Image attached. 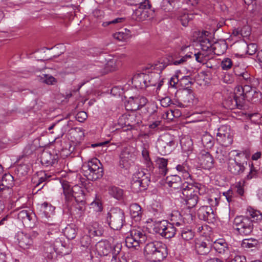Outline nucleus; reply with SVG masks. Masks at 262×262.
I'll return each instance as SVG.
<instances>
[{"label": "nucleus", "instance_id": "nucleus-59", "mask_svg": "<svg viewBox=\"0 0 262 262\" xmlns=\"http://www.w3.org/2000/svg\"><path fill=\"white\" fill-rule=\"evenodd\" d=\"M92 206L94 208L96 211L100 212L102 210V205L99 200L94 201L91 203Z\"/></svg>", "mask_w": 262, "mask_h": 262}, {"label": "nucleus", "instance_id": "nucleus-5", "mask_svg": "<svg viewBox=\"0 0 262 262\" xmlns=\"http://www.w3.org/2000/svg\"><path fill=\"white\" fill-rule=\"evenodd\" d=\"M122 245L120 243L112 245L109 241H101L96 245V250L100 256H107L111 254L113 259H117L118 255L121 252Z\"/></svg>", "mask_w": 262, "mask_h": 262}, {"label": "nucleus", "instance_id": "nucleus-4", "mask_svg": "<svg viewBox=\"0 0 262 262\" xmlns=\"http://www.w3.org/2000/svg\"><path fill=\"white\" fill-rule=\"evenodd\" d=\"M82 170L87 178L92 181L100 179L103 175L102 164L97 158L89 161L86 164L82 166Z\"/></svg>", "mask_w": 262, "mask_h": 262}, {"label": "nucleus", "instance_id": "nucleus-37", "mask_svg": "<svg viewBox=\"0 0 262 262\" xmlns=\"http://www.w3.org/2000/svg\"><path fill=\"white\" fill-rule=\"evenodd\" d=\"M86 203H76L71 208V213L75 217H80L85 210Z\"/></svg>", "mask_w": 262, "mask_h": 262}, {"label": "nucleus", "instance_id": "nucleus-50", "mask_svg": "<svg viewBox=\"0 0 262 262\" xmlns=\"http://www.w3.org/2000/svg\"><path fill=\"white\" fill-rule=\"evenodd\" d=\"M249 216L252 221V223L254 221H260L262 220V214L258 210H255L253 209L248 210Z\"/></svg>", "mask_w": 262, "mask_h": 262}, {"label": "nucleus", "instance_id": "nucleus-24", "mask_svg": "<svg viewBox=\"0 0 262 262\" xmlns=\"http://www.w3.org/2000/svg\"><path fill=\"white\" fill-rule=\"evenodd\" d=\"M211 38V33L207 31H203L198 37L201 49L205 51H211L213 44Z\"/></svg>", "mask_w": 262, "mask_h": 262}, {"label": "nucleus", "instance_id": "nucleus-8", "mask_svg": "<svg viewBox=\"0 0 262 262\" xmlns=\"http://www.w3.org/2000/svg\"><path fill=\"white\" fill-rule=\"evenodd\" d=\"M150 179L143 171L136 172L133 177L131 188L135 193H138L146 189Z\"/></svg>", "mask_w": 262, "mask_h": 262}, {"label": "nucleus", "instance_id": "nucleus-1", "mask_svg": "<svg viewBox=\"0 0 262 262\" xmlns=\"http://www.w3.org/2000/svg\"><path fill=\"white\" fill-rule=\"evenodd\" d=\"M144 254L152 262L161 261L167 255L166 246L159 241L149 242L144 247Z\"/></svg>", "mask_w": 262, "mask_h": 262}, {"label": "nucleus", "instance_id": "nucleus-57", "mask_svg": "<svg viewBox=\"0 0 262 262\" xmlns=\"http://www.w3.org/2000/svg\"><path fill=\"white\" fill-rule=\"evenodd\" d=\"M142 155L143 156V158H144L146 164L147 165V166L149 168L151 169L152 168V163L150 160V159L149 156V152L148 150L144 148V149L142 151Z\"/></svg>", "mask_w": 262, "mask_h": 262}, {"label": "nucleus", "instance_id": "nucleus-44", "mask_svg": "<svg viewBox=\"0 0 262 262\" xmlns=\"http://www.w3.org/2000/svg\"><path fill=\"white\" fill-rule=\"evenodd\" d=\"M32 217V214L26 210L20 211L17 214V218L21 220L23 223L27 224Z\"/></svg>", "mask_w": 262, "mask_h": 262}, {"label": "nucleus", "instance_id": "nucleus-27", "mask_svg": "<svg viewBox=\"0 0 262 262\" xmlns=\"http://www.w3.org/2000/svg\"><path fill=\"white\" fill-rule=\"evenodd\" d=\"M56 156L48 152H44L41 156V163L45 166H53L57 163Z\"/></svg>", "mask_w": 262, "mask_h": 262}, {"label": "nucleus", "instance_id": "nucleus-36", "mask_svg": "<svg viewBox=\"0 0 262 262\" xmlns=\"http://www.w3.org/2000/svg\"><path fill=\"white\" fill-rule=\"evenodd\" d=\"M176 168L178 172L182 173L184 179L188 180L189 178L191 179L190 167L186 162L183 163L182 164H178L176 167Z\"/></svg>", "mask_w": 262, "mask_h": 262}, {"label": "nucleus", "instance_id": "nucleus-32", "mask_svg": "<svg viewBox=\"0 0 262 262\" xmlns=\"http://www.w3.org/2000/svg\"><path fill=\"white\" fill-rule=\"evenodd\" d=\"M156 163L159 168V171L160 174L163 176H165L168 171L167 164L168 160L164 158L158 157L156 161Z\"/></svg>", "mask_w": 262, "mask_h": 262}, {"label": "nucleus", "instance_id": "nucleus-22", "mask_svg": "<svg viewBox=\"0 0 262 262\" xmlns=\"http://www.w3.org/2000/svg\"><path fill=\"white\" fill-rule=\"evenodd\" d=\"M122 117V119L124 121L125 126H129L132 129H137L142 122V115L138 113H132L123 116Z\"/></svg>", "mask_w": 262, "mask_h": 262}, {"label": "nucleus", "instance_id": "nucleus-31", "mask_svg": "<svg viewBox=\"0 0 262 262\" xmlns=\"http://www.w3.org/2000/svg\"><path fill=\"white\" fill-rule=\"evenodd\" d=\"M181 182V177L177 174L167 176L165 180V182L168 186L174 189H179Z\"/></svg>", "mask_w": 262, "mask_h": 262}, {"label": "nucleus", "instance_id": "nucleus-49", "mask_svg": "<svg viewBox=\"0 0 262 262\" xmlns=\"http://www.w3.org/2000/svg\"><path fill=\"white\" fill-rule=\"evenodd\" d=\"M231 255L232 256L228 259L230 262H246V258L245 256L236 253L234 250Z\"/></svg>", "mask_w": 262, "mask_h": 262}, {"label": "nucleus", "instance_id": "nucleus-20", "mask_svg": "<svg viewBox=\"0 0 262 262\" xmlns=\"http://www.w3.org/2000/svg\"><path fill=\"white\" fill-rule=\"evenodd\" d=\"M134 154L130 151V148L124 147L119 155V166L121 168L127 169L133 162Z\"/></svg>", "mask_w": 262, "mask_h": 262}, {"label": "nucleus", "instance_id": "nucleus-38", "mask_svg": "<svg viewBox=\"0 0 262 262\" xmlns=\"http://www.w3.org/2000/svg\"><path fill=\"white\" fill-rule=\"evenodd\" d=\"M108 194L118 200H120L123 198L124 191L121 188L113 186H111L108 189Z\"/></svg>", "mask_w": 262, "mask_h": 262}, {"label": "nucleus", "instance_id": "nucleus-2", "mask_svg": "<svg viewBox=\"0 0 262 262\" xmlns=\"http://www.w3.org/2000/svg\"><path fill=\"white\" fill-rule=\"evenodd\" d=\"M236 152L234 158H230L228 162V170L234 176H241L246 169L245 166L247 164V160L250 156V154L247 151Z\"/></svg>", "mask_w": 262, "mask_h": 262}, {"label": "nucleus", "instance_id": "nucleus-43", "mask_svg": "<svg viewBox=\"0 0 262 262\" xmlns=\"http://www.w3.org/2000/svg\"><path fill=\"white\" fill-rule=\"evenodd\" d=\"M55 208L48 202H44L40 205V211L47 218L50 217L53 214Z\"/></svg>", "mask_w": 262, "mask_h": 262}, {"label": "nucleus", "instance_id": "nucleus-39", "mask_svg": "<svg viewBox=\"0 0 262 262\" xmlns=\"http://www.w3.org/2000/svg\"><path fill=\"white\" fill-rule=\"evenodd\" d=\"M195 247L197 253L200 255H206L210 251V246L204 242L196 243Z\"/></svg>", "mask_w": 262, "mask_h": 262}, {"label": "nucleus", "instance_id": "nucleus-30", "mask_svg": "<svg viewBox=\"0 0 262 262\" xmlns=\"http://www.w3.org/2000/svg\"><path fill=\"white\" fill-rule=\"evenodd\" d=\"M130 213L134 220L138 222L141 220L142 216V210L141 206L137 204L134 203L130 205Z\"/></svg>", "mask_w": 262, "mask_h": 262}, {"label": "nucleus", "instance_id": "nucleus-9", "mask_svg": "<svg viewBox=\"0 0 262 262\" xmlns=\"http://www.w3.org/2000/svg\"><path fill=\"white\" fill-rule=\"evenodd\" d=\"M175 142L172 136L169 134L161 135L157 142V147L160 154L165 155L170 154L174 148Z\"/></svg>", "mask_w": 262, "mask_h": 262}, {"label": "nucleus", "instance_id": "nucleus-11", "mask_svg": "<svg viewBox=\"0 0 262 262\" xmlns=\"http://www.w3.org/2000/svg\"><path fill=\"white\" fill-rule=\"evenodd\" d=\"M239 93L237 88L234 93H230L223 102V106L228 110L242 109L244 106V97Z\"/></svg>", "mask_w": 262, "mask_h": 262}, {"label": "nucleus", "instance_id": "nucleus-7", "mask_svg": "<svg viewBox=\"0 0 262 262\" xmlns=\"http://www.w3.org/2000/svg\"><path fill=\"white\" fill-rule=\"evenodd\" d=\"M124 213L120 209H111L106 217V222L110 227L113 230H120L124 222Z\"/></svg>", "mask_w": 262, "mask_h": 262}, {"label": "nucleus", "instance_id": "nucleus-18", "mask_svg": "<svg viewBox=\"0 0 262 262\" xmlns=\"http://www.w3.org/2000/svg\"><path fill=\"white\" fill-rule=\"evenodd\" d=\"M14 185V178L9 173L5 174L0 183V195L2 197L7 198V194L11 193V188Z\"/></svg>", "mask_w": 262, "mask_h": 262}, {"label": "nucleus", "instance_id": "nucleus-56", "mask_svg": "<svg viewBox=\"0 0 262 262\" xmlns=\"http://www.w3.org/2000/svg\"><path fill=\"white\" fill-rule=\"evenodd\" d=\"M232 61L229 58L223 59L221 63V67L223 70H228L232 68Z\"/></svg>", "mask_w": 262, "mask_h": 262}, {"label": "nucleus", "instance_id": "nucleus-21", "mask_svg": "<svg viewBox=\"0 0 262 262\" xmlns=\"http://www.w3.org/2000/svg\"><path fill=\"white\" fill-rule=\"evenodd\" d=\"M234 73L237 81L243 85V88L252 85L253 78L245 69H241L239 67L234 69Z\"/></svg>", "mask_w": 262, "mask_h": 262}, {"label": "nucleus", "instance_id": "nucleus-15", "mask_svg": "<svg viewBox=\"0 0 262 262\" xmlns=\"http://www.w3.org/2000/svg\"><path fill=\"white\" fill-rule=\"evenodd\" d=\"M237 91L239 93H242L241 95L244 97V103L245 99L251 103H257L260 100L261 94L256 91L255 88H252V85L245 88L238 86L237 87Z\"/></svg>", "mask_w": 262, "mask_h": 262}, {"label": "nucleus", "instance_id": "nucleus-14", "mask_svg": "<svg viewBox=\"0 0 262 262\" xmlns=\"http://www.w3.org/2000/svg\"><path fill=\"white\" fill-rule=\"evenodd\" d=\"M216 141L222 146L228 147L233 142V138L228 126L222 125L217 130Z\"/></svg>", "mask_w": 262, "mask_h": 262}, {"label": "nucleus", "instance_id": "nucleus-61", "mask_svg": "<svg viewBox=\"0 0 262 262\" xmlns=\"http://www.w3.org/2000/svg\"><path fill=\"white\" fill-rule=\"evenodd\" d=\"M257 170L253 166V164H251L250 171L248 174L247 176V179L248 180L254 178H256L257 176Z\"/></svg>", "mask_w": 262, "mask_h": 262}, {"label": "nucleus", "instance_id": "nucleus-16", "mask_svg": "<svg viewBox=\"0 0 262 262\" xmlns=\"http://www.w3.org/2000/svg\"><path fill=\"white\" fill-rule=\"evenodd\" d=\"M215 250L220 255V256L225 260H228L232 256V252L233 251L231 246L223 239L216 241L213 244Z\"/></svg>", "mask_w": 262, "mask_h": 262}, {"label": "nucleus", "instance_id": "nucleus-34", "mask_svg": "<svg viewBox=\"0 0 262 262\" xmlns=\"http://www.w3.org/2000/svg\"><path fill=\"white\" fill-rule=\"evenodd\" d=\"M91 242V237L89 235L86 234L82 236L80 241L81 251L90 252L92 248Z\"/></svg>", "mask_w": 262, "mask_h": 262}, {"label": "nucleus", "instance_id": "nucleus-64", "mask_svg": "<svg viewBox=\"0 0 262 262\" xmlns=\"http://www.w3.org/2000/svg\"><path fill=\"white\" fill-rule=\"evenodd\" d=\"M179 79L178 76L177 75H174L169 80H168V83L171 87L177 88V84L178 83Z\"/></svg>", "mask_w": 262, "mask_h": 262}, {"label": "nucleus", "instance_id": "nucleus-51", "mask_svg": "<svg viewBox=\"0 0 262 262\" xmlns=\"http://www.w3.org/2000/svg\"><path fill=\"white\" fill-rule=\"evenodd\" d=\"M195 187H194L192 184L188 183V182H185L182 183L181 182L180 187H179V193L182 194V195H184V191H188L190 189L194 190L195 189Z\"/></svg>", "mask_w": 262, "mask_h": 262}, {"label": "nucleus", "instance_id": "nucleus-35", "mask_svg": "<svg viewBox=\"0 0 262 262\" xmlns=\"http://www.w3.org/2000/svg\"><path fill=\"white\" fill-rule=\"evenodd\" d=\"M153 119L154 120L150 121L149 124V128L155 129L162 124V117L161 116L158 115V112L154 111L150 115V120Z\"/></svg>", "mask_w": 262, "mask_h": 262}, {"label": "nucleus", "instance_id": "nucleus-46", "mask_svg": "<svg viewBox=\"0 0 262 262\" xmlns=\"http://www.w3.org/2000/svg\"><path fill=\"white\" fill-rule=\"evenodd\" d=\"M124 32H118L114 34V37L119 41H125L131 37L130 31L126 29Z\"/></svg>", "mask_w": 262, "mask_h": 262}, {"label": "nucleus", "instance_id": "nucleus-33", "mask_svg": "<svg viewBox=\"0 0 262 262\" xmlns=\"http://www.w3.org/2000/svg\"><path fill=\"white\" fill-rule=\"evenodd\" d=\"M201 141L203 146L207 149H211L215 143L213 137L207 132L202 135Z\"/></svg>", "mask_w": 262, "mask_h": 262}, {"label": "nucleus", "instance_id": "nucleus-6", "mask_svg": "<svg viewBox=\"0 0 262 262\" xmlns=\"http://www.w3.org/2000/svg\"><path fill=\"white\" fill-rule=\"evenodd\" d=\"M233 228L242 235H248L252 232L253 224L248 215L237 216L233 221Z\"/></svg>", "mask_w": 262, "mask_h": 262}, {"label": "nucleus", "instance_id": "nucleus-17", "mask_svg": "<svg viewBox=\"0 0 262 262\" xmlns=\"http://www.w3.org/2000/svg\"><path fill=\"white\" fill-rule=\"evenodd\" d=\"M191 54H182L179 51H176L171 55L168 56L167 59V64L162 66V70L164 69L167 65L180 66L185 63L188 59L191 58Z\"/></svg>", "mask_w": 262, "mask_h": 262}, {"label": "nucleus", "instance_id": "nucleus-60", "mask_svg": "<svg viewBox=\"0 0 262 262\" xmlns=\"http://www.w3.org/2000/svg\"><path fill=\"white\" fill-rule=\"evenodd\" d=\"M87 117V114L84 111L78 112L75 116L76 119L80 122H83Z\"/></svg>", "mask_w": 262, "mask_h": 262}, {"label": "nucleus", "instance_id": "nucleus-47", "mask_svg": "<svg viewBox=\"0 0 262 262\" xmlns=\"http://www.w3.org/2000/svg\"><path fill=\"white\" fill-rule=\"evenodd\" d=\"M181 236L185 241H189L193 238L194 232L191 229L185 228L182 230Z\"/></svg>", "mask_w": 262, "mask_h": 262}, {"label": "nucleus", "instance_id": "nucleus-55", "mask_svg": "<svg viewBox=\"0 0 262 262\" xmlns=\"http://www.w3.org/2000/svg\"><path fill=\"white\" fill-rule=\"evenodd\" d=\"M193 16L192 14H184L180 17L179 20L183 26L186 27L190 20L192 19Z\"/></svg>", "mask_w": 262, "mask_h": 262}, {"label": "nucleus", "instance_id": "nucleus-48", "mask_svg": "<svg viewBox=\"0 0 262 262\" xmlns=\"http://www.w3.org/2000/svg\"><path fill=\"white\" fill-rule=\"evenodd\" d=\"M40 81L48 85H54L57 82V79L50 75L43 74L40 76Z\"/></svg>", "mask_w": 262, "mask_h": 262}, {"label": "nucleus", "instance_id": "nucleus-41", "mask_svg": "<svg viewBox=\"0 0 262 262\" xmlns=\"http://www.w3.org/2000/svg\"><path fill=\"white\" fill-rule=\"evenodd\" d=\"M120 65V61L116 58L109 59L105 64L106 72H112L116 70Z\"/></svg>", "mask_w": 262, "mask_h": 262}, {"label": "nucleus", "instance_id": "nucleus-28", "mask_svg": "<svg viewBox=\"0 0 262 262\" xmlns=\"http://www.w3.org/2000/svg\"><path fill=\"white\" fill-rule=\"evenodd\" d=\"M37 179V181H34V183H36L35 185V188H37L38 190H39L43 188L46 185V183L42 185L43 182H45L48 179L50 178V176H48L47 174L44 171H40L36 173ZM36 177L34 178L35 179Z\"/></svg>", "mask_w": 262, "mask_h": 262}, {"label": "nucleus", "instance_id": "nucleus-3", "mask_svg": "<svg viewBox=\"0 0 262 262\" xmlns=\"http://www.w3.org/2000/svg\"><path fill=\"white\" fill-rule=\"evenodd\" d=\"M62 186L66 202H70L74 198L76 203H86L84 189L81 186L75 185L71 188L67 183H63Z\"/></svg>", "mask_w": 262, "mask_h": 262}, {"label": "nucleus", "instance_id": "nucleus-23", "mask_svg": "<svg viewBox=\"0 0 262 262\" xmlns=\"http://www.w3.org/2000/svg\"><path fill=\"white\" fill-rule=\"evenodd\" d=\"M198 162L205 169H210L214 166V159L212 155L208 151H201L198 155Z\"/></svg>", "mask_w": 262, "mask_h": 262}, {"label": "nucleus", "instance_id": "nucleus-26", "mask_svg": "<svg viewBox=\"0 0 262 262\" xmlns=\"http://www.w3.org/2000/svg\"><path fill=\"white\" fill-rule=\"evenodd\" d=\"M86 230L90 237L100 236L103 234L102 227L97 222H93L86 227Z\"/></svg>", "mask_w": 262, "mask_h": 262}, {"label": "nucleus", "instance_id": "nucleus-13", "mask_svg": "<svg viewBox=\"0 0 262 262\" xmlns=\"http://www.w3.org/2000/svg\"><path fill=\"white\" fill-rule=\"evenodd\" d=\"M64 247L61 240L56 239L53 244L46 242L43 246V256L48 259H52L56 257L57 254L61 252L60 251Z\"/></svg>", "mask_w": 262, "mask_h": 262}, {"label": "nucleus", "instance_id": "nucleus-63", "mask_svg": "<svg viewBox=\"0 0 262 262\" xmlns=\"http://www.w3.org/2000/svg\"><path fill=\"white\" fill-rule=\"evenodd\" d=\"M194 56L198 62L204 63L206 61L205 56L200 52L194 54Z\"/></svg>", "mask_w": 262, "mask_h": 262}, {"label": "nucleus", "instance_id": "nucleus-53", "mask_svg": "<svg viewBox=\"0 0 262 262\" xmlns=\"http://www.w3.org/2000/svg\"><path fill=\"white\" fill-rule=\"evenodd\" d=\"M198 194L199 190L198 188H195L194 190L190 189L188 191H184V195L180 196L184 200H187L188 199H192L194 196L198 195Z\"/></svg>", "mask_w": 262, "mask_h": 262}, {"label": "nucleus", "instance_id": "nucleus-54", "mask_svg": "<svg viewBox=\"0 0 262 262\" xmlns=\"http://www.w3.org/2000/svg\"><path fill=\"white\" fill-rule=\"evenodd\" d=\"M188 209H190L194 207L199 201V196L195 195L192 199L184 200Z\"/></svg>", "mask_w": 262, "mask_h": 262}, {"label": "nucleus", "instance_id": "nucleus-19", "mask_svg": "<svg viewBox=\"0 0 262 262\" xmlns=\"http://www.w3.org/2000/svg\"><path fill=\"white\" fill-rule=\"evenodd\" d=\"M198 217L209 224H213L216 221V215L210 206H201L198 210Z\"/></svg>", "mask_w": 262, "mask_h": 262}, {"label": "nucleus", "instance_id": "nucleus-52", "mask_svg": "<svg viewBox=\"0 0 262 262\" xmlns=\"http://www.w3.org/2000/svg\"><path fill=\"white\" fill-rule=\"evenodd\" d=\"M258 243L257 240L254 238L245 239L242 243L243 247L245 248H252L256 246Z\"/></svg>", "mask_w": 262, "mask_h": 262}, {"label": "nucleus", "instance_id": "nucleus-45", "mask_svg": "<svg viewBox=\"0 0 262 262\" xmlns=\"http://www.w3.org/2000/svg\"><path fill=\"white\" fill-rule=\"evenodd\" d=\"M178 2L179 0H163L162 8L165 11H171L175 7L176 4Z\"/></svg>", "mask_w": 262, "mask_h": 262}, {"label": "nucleus", "instance_id": "nucleus-25", "mask_svg": "<svg viewBox=\"0 0 262 262\" xmlns=\"http://www.w3.org/2000/svg\"><path fill=\"white\" fill-rule=\"evenodd\" d=\"M18 245L20 248L24 249H33V240L31 235L24 232L18 234Z\"/></svg>", "mask_w": 262, "mask_h": 262}, {"label": "nucleus", "instance_id": "nucleus-12", "mask_svg": "<svg viewBox=\"0 0 262 262\" xmlns=\"http://www.w3.org/2000/svg\"><path fill=\"white\" fill-rule=\"evenodd\" d=\"M145 234L141 230H133L129 236L125 238V244L128 248L137 249L146 241Z\"/></svg>", "mask_w": 262, "mask_h": 262}, {"label": "nucleus", "instance_id": "nucleus-40", "mask_svg": "<svg viewBox=\"0 0 262 262\" xmlns=\"http://www.w3.org/2000/svg\"><path fill=\"white\" fill-rule=\"evenodd\" d=\"M132 83L137 89H143L148 86L145 79L140 76H134L132 80Z\"/></svg>", "mask_w": 262, "mask_h": 262}, {"label": "nucleus", "instance_id": "nucleus-10", "mask_svg": "<svg viewBox=\"0 0 262 262\" xmlns=\"http://www.w3.org/2000/svg\"><path fill=\"white\" fill-rule=\"evenodd\" d=\"M154 231L165 238H170L174 236L177 230L173 224L162 220L154 225Z\"/></svg>", "mask_w": 262, "mask_h": 262}, {"label": "nucleus", "instance_id": "nucleus-62", "mask_svg": "<svg viewBox=\"0 0 262 262\" xmlns=\"http://www.w3.org/2000/svg\"><path fill=\"white\" fill-rule=\"evenodd\" d=\"M164 80V78H162L159 79L157 82H154L151 80H149V82L150 83V85L157 86L156 92H158V91L160 90L161 87L163 85Z\"/></svg>", "mask_w": 262, "mask_h": 262}, {"label": "nucleus", "instance_id": "nucleus-42", "mask_svg": "<svg viewBox=\"0 0 262 262\" xmlns=\"http://www.w3.org/2000/svg\"><path fill=\"white\" fill-rule=\"evenodd\" d=\"M77 233V229L75 225H70L66 227L64 230L65 236L69 239H73L75 238Z\"/></svg>", "mask_w": 262, "mask_h": 262}, {"label": "nucleus", "instance_id": "nucleus-58", "mask_svg": "<svg viewBox=\"0 0 262 262\" xmlns=\"http://www.w3.org/2000/svg\"><path fill=\"white\" fill-rule=\"evenodd\" d=\"M247 47V53L250 55H254L257 51V46L256 44L251 43L246 46Z\"/></svg>", "mask_w": 262, "mask_h": 262}, {"label": "nucleus", "instance_id": "nucleus-29", "mask_svg": "<svg viewBox=\"0 0 262 262\" xmlns=\"http://www.w3.org/2000/svg\"><path fill=\"white\" fill-rule=\"evenodd\" d=\"M228 48L227 42L225 40H220L214 42L211 50L213 53L217 55L223 54L227 50Z\"/></svg>", "mask_w": 262, "mask_h": 262}]
</instances>
